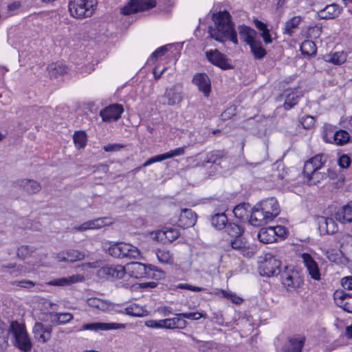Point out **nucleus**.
<instances>
[{
    "instance_id": "nucleus-1",
    "label": "nucleus",
    "mask_w": 352,
    "mask_h": 352,
    "mask_svg": "<svg viewBox=\"0 0 352 352\" xmlns=\"http://www.w3.org/2000/svg\"><path fill=\"white\" fill-rule=\"evenodd\" d=\"M214 26L209 28L210 36L219 42L230 40L235 45L238 44L237 34L234 30L231 15L225 10L212 14Z\"/></svg>"
},
{
    "instance_id": "nucleus-2",
    "label": "nucleus",
    "mask_w": 352,
    "mask_h": 352,
    "mask_svg": "<svg viewBox=\"0 0 352 352\" xmlns=\"http://www.w3.org/2000/svg\"><path fill=\"white\" fill-rule=\"evenodd\" d=\"M280 213L277 200L267 198L256 204L251 209L249 222L254 226H261L273 221Z\"/></svg>"
},
{
    "instance_id": "nucleus-3",
    "label": "nucleus",
    "mask_w": 352,
    "mask_h": 352,
    "mask_svg": "<svg viewBox=\"0 0 352 352\" xmlns=\"http://www.w3.org/2000/svg\"><path fill=\"white\" fill-rule=\"evenodd\" d=\"M129 274L135 278H153L161 279L164 276L162 270L153 265H146L140 262H132L127 265Z\"/></svg>"
},
{
    "instance_id": "nucleus-4",
    "label": "nucleus",
    "mask_w": 352,
    "mask_h": 352,
    "mask_svg": "<svg viewBox=\"0 0 352 352\" xmlns=\"http://www.w3.org/2000/svg\"><path fill=\"white\" fill-rule=\"evenodd\" d=\"M97 5V0H69L68 10L74 18L84 19L93 15Z\"/></svg>"
},
{
    "instance_id": "nucleus-5",
    "label": "nucleus",
    "mask_w": 352,
    "mask_h": 352,
    "mask_svg": "<svg viewBox=\"0 0 352 352\" xmlns=\"http://www.w3.org/2000/svg\"><path fill=\"white\" fill-rule=\"evenodd\" d=\"M9 331L14 338V344L16 347L25 352L31 349L32 344L24 325L17 321L12 322Z\"/></svg>"
},
{
    "instance_id": "nucleus-6",
    "label": "nucleus",
    "mask_w": 352,
    "mask_h": 352,
    "mask_svg": "<svg viewBox=\"0 0 352 352\" xmlns=\"http://www.w3.org/2000/svg\"><path fill=\"white\" fill-rule=\"evenodd\" d=\"M109 255L120 259L138 258L140 256V250L135 246L125 243H115L108 249Z\"/></svg>"
},
{
    "instance_id": "nucleus-7",
    "label": "nucleus",
    "mask_w": 352,
    "mask_h": 352,
    "mask_svg": "<svg viewBox=\"0 0 352 352\" xmlns=\"http://www.w3.org/2000/svg\"><path fill=\"white\" fill-rule=\"evenodd\" d=\"M280 281L288 292L298 291L304 283V280L298 272L293 269H289L287 266L285 267V270L280 274Z\"/></svg>"
},
{
    "instance_id": "nucleus-8",
    "label": "nucleus",
    "mask_w": 352,
    "mask_h": 352,
    "mask_svg": "<svg viewBox=\"0 0 352 352\" xmlns=\"http://www.w3.org/2000/svg\"><path fill=\"white\" fill-rule=\"evenodd\" d=\"M183 100V87L177 83L169 88H166L160 103L163 105L174 106L179 104Z\"/></svg>"
},
{
    "instance_id": "nucleus-9",
    "label": "nucleus",
    "mask_w": 352,
    "mask_h": 352,
    "mask_svg": "<svg viewBox=\"0 0 352 352\" xmlns=\"http://www.w3.org/2000/svg\"><path fill=\"white\" fill-rule=\"evenodd\" d=\"M155 0H131L126 6L122 8L121 13L129 15L132 13L145 11L156 6Z\"/></svg>"
},
{
    "instance_id": "nucleus-10",
    "label": "nucleus",
    "mask_w": 352,
    "mask_h": 352,
    "mask_svg": "<svg viewBox=\"0 0 352 352\" xmlns=\"http://www.w3.org/2000/svg\"><path fill=\"white\" fill-rule=\"evenodd\" d=\"M281 262L274 256L266 258L260 265V274L263 276L270 277L281 274Z\"/></svg>"
},
{
    "instance_id": "nucleus-11",
    "label": "nucleus",
    "mask_w": 352,
    "mask_h": 352,
    "mask_svg": "<svg viewBox=\"0 0 352 352\" xmlns=\"http://www.w3.org/2000/svg\"><path fill=\"white\" fill-rule=\"evenodd\" d=\"M206 56L208 60L214 65H216L223 70L232 69L233 67L230 60L226 56L217 50H210L206 52Z\"/></svg>"
},
{
    "instance_id": "nucleus-12",
    "label": "nucleus",
    "mask_w": 352,
    "mask_h": 352,
    "mask_svg": "<svg viewBox=\"0 0 352 352\" xmlns=\"http://www.w3.org/2000/svg\"><path fill=\"white\" fill-rule=\"evenodd\" d=\"M230 243L233 250L239 251L244 256L250 258L255 253L254 248L242 236L232 239Z\"/></svg>"
},
{
    "instance_id": "nucleus-13",
    "label": "nucleus",
    "mask_w": 352,
    "mask_h": 352,
    "mask_svg": "<svg viewBox=\"0 0 352 352\" xmlns=\"http://www.w3.org/2000/svg\"><path fill=\"white\" fill-rule=\"evenodd\" d=\"M124 111V109L121 104H111L100 112V116L104 122H111L117 121Z\"/></svg>"
},
{
    "instance_id": "nucleus-14",
    "label": "nucleus",
    "mask_w": 352,
    "mask_h": 352,
    "mask_svg": "<svg viewBox=\"0 0 352 352\" xmlns=\"http://www.w3.org/2000/svg\"><path fill=\"white\" fill-rule=\"evenodd\" d=\"M331 129V125L325 126V131L323 134V140L326 142H333L337 145H344L349 142L350 138L349 133L342 129L338 130L333 133V141L329 140L328 135L329 133H333Z\"/></svg>"
},
{
    "instance_id": "nucleus-15",
    "label": "nucleus",
    "mask_w": 352,
    "mask_h": 352,
    "mask_svg": "<svg viewBox=\"0 0 352 352\" xmlns=\"http://www.w3.org/2000/svg\"><path fill=\"white\" fill-rule=\"evenodd\" d=\"M301 258L310 277L314 280H320V269L313 257L308 253H302Z\"/></svg>"
},
{
    "instance_id": "nucleus-16",
    "label": "nucleus",
    "mask_w": 352,
    "mask_h": 352,
    "mask_svg": "<svg viewBox=\"0 0 352 352\" xmlns=\"http://www.w3.org/2000/svg\"><path fill=\"white\" fill-rule=\"evenodd\" d=\"M346 54L344 52H336L333 54H326L323 56L322 58H318L314 62V67L320 66L326 63H331L336 65H340L346 60Z\"/></svg>"
},
{
    "instance_id": "nucleus-17",
    "label": "nucleus",
    "mask_w": 352,
    "mask_h": 352,
    "mask_svg": "<svg viewBox=\"0 0 352 352\" xmlns=\"http://www.w3.org/2000/svg\"><path fill=\"white\" fill-rule=\"evenodd\" d=\"M124 327L125 325L121 323L98 322L84 324L82 326L81 329L98 332L100 331H109L122 329L124 328Z\"/></svg>"
},
{
    "instance_id": "nucleus-18",
    "label": "nucleus",
    "mask_w": 352,
    "mask_h": 352,
    "mask_svg": "<svg viewBox=\"0 0 352 352\" xmlns=\"http://www.w3.org/2000/svg\"><path fill=\"white\" fill-rule=\"evenodd\" d=\"M52 324L44 325L40 322H36L32 329L34 337L43 342H46L51 338Z\"/></svg>"
},
{
    "instance_id": "nucleus-19",
    "label": "nucleus",
    "mask_w": 352,
    "mask_h": 352,
    "mask_svg": "<svg viewBox=\"0 0 352 352\" xmlns=\"http://www.w3.org/2000/svg\"><path fill=\"white\" fill-rule=\"evenodd\" d=\"M197 221V214L191 209L184 208L181 210L178 219V226L184 229L192 227Z\"/></svg>"
},
{
    "instance_id": "nucleus-20",
    "label": "nucleus",
    "mask_w": 352,
    "mask_h": 352,
    "mask_svg": "<svg viewBox=\"0 0 352 352\" xmlns=\"http://www.w3.org/2000/svg\"><path fill=\"white\" fill-rule=\"evenodd\" d=\"M192 82L198 87V89L206 97L209 96L211 90V82L208 76L204 73L195 74L192 78Z\"/></svg>"
},
{
    "instance_id": "nucleus-21",
    "label": "nucleus",
    "mask_w": 352,
    "mask_h": 352,
    "mask_svg": "<svg viewBox=\"0 0 352 352\" xmlns=\"http://www.w3.org/2000/svg\"><path fill=\"white\" fill-rule=\"evenodd\" d=\"M334 299L338 306L348 313H352V296L343 290L334 293Z\"/></svg>"
},
{
    "instance_id": "nucleus-22",
    "label": "nucleus",
    "mask_w": 352,
    "mask_h": 352,
    "mask_svg": "<svg viewBox=\"0 0 352 352\" xmlns=\"http://www.w3.org/2000/svg\"><path fill=\"white\" fill-rule=\"evenodd\" d=\"M305 343V338L296 336L288 339L283 346V352H302Z\"/></svg>"
},
{
    "instance_id": "nucleus-23",
    "label": "nucleus",
    "mask_w": 352,
    "mask_h": 352,
    "mask_svg": "<svg viewBox=\"0 0 352 352\" xmlns=\"http://www.w3.org/2000/svg\"><path fill=\"white\" fill-rule=\"evenodd\" d=\"M318 229L322 234H332L337 232L338 226L335 221L330 217H319L318 218Z\"/></svg>"
},
{
    "instance_id": "nucleus-24",
    "label": "nucleus",
    "mask_w": 352,
    "mask_h": 352,
    "mask_svg": "<svg viewBox=\"0 0 352 352\" xmlns=\"http://www.w3.org/2000/svg\"><path fill=\"white\" fill-rule=\"evenodd\" d=\"M99 274L106 276L107 278L120 279L125 274V268L122 265H106L99 270Z\"/></svg>"
},
{
    "instance_id": "nucleus-25",
    "label": "nucleus",
    "mask_w": 352,
    "mask_h": 352,
    "mask_svg": "<svg viewBox=\"0 0 352 352\" xmlns=\"http://www.w3.org/2000/svg\"><path fill=\"white\" fill-rule=\"evenodd\" d=\"M17 186L29 195L36 194L41 190L39 182L31 179H22L17 182Z\"/></svg>"
},
{
    "instance_id": "nucleus-26",
    "label": "nucleus",
    "mask_w": 352,
    "mask_h": 352,
    "mask_svg": "<svg viewBox=\"0 0 352 352\" xmlns=\"http://www.w3.org/2000/svg\"><path fill=\"white\" fill-rule=\"evenodd\" d=\"M82 280V276L76 274L67 277L55 278L47 282L46 284L51 286L67 287L72 284L81 282Z\"/></svg>"
},
{
    "instance_id": "nucleus-27",
    "label": "nucleus",
    "mask_w": 352,
    "mask_h": 352,
    "mask_svg": "<svg viewBox=\"0 0 352 352\" xmlns=\"http://www.w3.org/2000/svg\"><path fill=\"white\" fill-rule=\"evenodd\" d=\"M335 218L342 223L352 222V201L342 206L335 214Z\"/></svg>"
},
{
    "instance_id": "nucleus-28",
    "label": "nucleus",
    "mask_w": 352,
    "mask_h": 352,
    "mask_svg": "<svg viewBox=\"0 0 352 352\" xmlns=\"http://www.w3.org/2000/svg\"><path fill=\"white\" fill-rule=\"evenodd\" d=\"M340 13L339 6L336 3H333L319 10L316 14V17L319 19H331L337 17Z\"/></svg>"
},
{
    "instance_id": "nucleus-29",
    "label": "nucleus",
    "mask_w": 352,
    "mask_h": 352,
    "mask_svg": "<svg viewBox=\"0 0 352 352\" xmlns=\"http://www.w3.org/2000/svg\"><path fill=\"white\" fill-rule=\"evenodd\" d=\"M238 29L241 39L248 45L259 38L256 31L248 26L239 25Z\"/></svg>"
},
{
    "instance_id": "nucleus-30",
    "label": "nucleus",
    "mask_w": 352,
    "mask_h": 352,
    "mask_svg": "<svg viewBox=\"0 0 352 352\" xmlns=\"http://www.w3.org/2000/svg\"><path fill=\"white\" fill-rule=\"evenodd\" d=\"M341 240V253L349 261L352 262V236L344 235Z\"/></svg>"
},
{
    "instance_id": "nucleus-31",
    "label": "nucleus",
    "mask_w": 352,
    "mask_h": 352,
    "mask_svg": "<svg viewBox=\"0 0 352 352\" xmlns=\"http://www.w3.org/2000/svg\"><path fill=\"white\" fill-rule=\"evenodd\" d=\"M210 223L216 230H221L226 228L228 219L224 212H218L210 216Z\"/></svg>"
},
{
    "instance_id": "nucleus-32",
    "label": "nucleus",
    "mask_w": 352,
    "mask_h": 352,
    "mask_svg": "<svg viewBox=\"0 0 352 352\" xmlns=\"http://www.w3.org/2000/svg\"><path fill=\"white\" fill-rule=\"evenodd\" d=\"M49 316L53 325L64 324L73 319V316L70 313L50 312Z\"/></svg>"
},
{
    "instance_id": "nucleus-33",
    "label": "nucleus",
    "mask_w": 352,
    "mask_h": 352,
    "mask_svg": "<svg viewBox=\"0 0 352 352\" xmlns=\"http://www.w3.org/2000/svg\"><path fill=\"white\" fill-rule=\"evenodd\" d=\"M250 51L256 60L263 59L267 54L266 50L263 47L260 38L254 41L250 45Z\"/></svg>"
},
{
    "instance_id": "nucleus-34",
    "label": "nucleus",
    "mask_w": 352,
    "mask_h": 352,
    "mask_svg": "<svg viewBox=\"0 0 352 352\" xmlns=\"http://www.w3.org/2000/svg\"><path fill=\"white\" fill-rule=\"evenodd\" d=\"M257 237L258 240L263 243H272L276 242V238L274 236V231H272V227L262 228L258 234Z\"/></svg>"
},
{
    "instance_id": "nucleus-35",
    "label": "nucleus",
    "mask_w": 352,
    "mask_h": 352,
    "mask_svg": "<svg viewBox=\"0 0 352 352\" xmlns=\"http://www.w3.org/2000/svg\"><path fill=\"white\" fill-rule=\"evenodd\" d=\"M300 50L302 54L308 58L316 54L317 47L315 43L311 40H305L300 45Z\"/></svg>"
},
{
    "instance_id": "nucleus-36",
    "label": "nucleus",
    "mask_w": 352,
    "mask_h": 352,
    "mask_svg": "<svg viewBox=\"0 0 352 352\" xmlns=\"http://www.w3.org/2000/svg\"><path fill=\"white\" fill-rule=\"evenodd\" d=\"M89 230L100 229L104 226L112 224L113 221L110 217H100L87 221Z\"/></svg>"
},
{
    "instance_id": "nucleus-37",
    "label": "nucleus",
    "mask_w": 352,
    "mask_h": 352,
    "mask_svg": "<svg viewBox=\"0 0 352 352\" xmlns=\"http://www.w3.org/2000/svg\"><path fill=\"white\" fill-rule=\"evenodd\" d=\"M87 305L93 308L105 311L111 307V302L98 298H90L87 299Z\"/></svg>"
},
{
    "instance_id": "nucleus-38",
    "label": "nucleus",
    "mask_w": 352,
    "mask_h": 352,
    "mask_svg": "<svg viewBox=\"0 0 352 352\" xmlns=\"http://www.w3.org/2000/svg\"><path fill=\"white\" fill-rule=\"evenodd\" d=\"M226 153L224 150H215L207 153L205 162L219 165L220 162L226 157Z\"/></svg>"
},
{
    "instance_id": "nucleus-39",
    "label": "nucleus",
    "mask_w": 352,
    "mask_h": 352,
    "mask_svg": "<svg viewBox=\"0 0 352 352\" xmlns=\"http://www.w3.org/2000/svg\"><path fill=\"white\" fill-rule=\"evenodd\" d=\"M124 313L133 317H143L148 315V311L137 304L126 307Z\"/></svg>"
},
{
    "instance_id": "nucleus-40",
    "label": "nucleus",
    "mask_w": 352,
    "mask_h": 352,
    "mask_svg": "<svg viewBox=\"0 0 352 352\" xmlns=\"http://www.w3.org/2000/svg\"><path fill=\"white\" fill-rule=\"evenodd\" d=\"M47 69L51 76L57 78L67 72V67L60 63H53L50 64Z\"/></svg>"
},
{
    "instance_id": "nucleus-41",
    "label": "nucleus",
    "mask_w": 352,
    "mask_h": 352,
    "mask_svg": "<svg viewBox=\"0 0 352 352\" xmlns=\"http://www.w3.org/2000/svg\"><path fill=\"white\" fill-rule=\"evenodd\" d=\"M302 20L300 16H295L285 22L283 34L292 35L295 29H296Z\"/></svg>"
},
{
    "instance_id": "nucleus-42",
    "label": "nucleus",
    "mask_w": 352,
    "mask_h": 352,
    "mask_svg": "<svg viewBox=\"0 0 352 352\" xmlns=\"http://www.w3.org/2000/svg\"><path fill=\"white\" fill-rule=\"evenodd\" d=\"M85 253L76 250H70L65 253V255L60 259L63 261L74 263L85 258Z\"/></svg>"
},
{
    "instance_id": "nucleus-43",
    "label": "nucleus",
    "mask_w": 352,
    "mask_h": 352,
    "mask_svg": "<svg viewBox=\"0 0 352 352\" xmlns=\"http://www.w3.org/2000/svg\"><path fill=\"white\" fill-rule=\"evenodd\" d=\"M73 140L77 148H84L87 141V134L84 131H75L73 135Z\"/></svg>"
},
{
    "instance_id": "nucleus-44",
    "label": "nucleus",
    "mask_w": 352,
    "mask_h": 352,
    "mask_svg": "<svg viewBox=\"0 0 352 352\" xmlns=\"http://www.w3.org/2000/svg\"><path fill=\"white\" fill-rule=\"evenodd\" d=\"M226 232L233 239L242 236L244 232L243 228L240 226L234 223H228L226 225Z\"/></svg>"
},
{
    "instance_id": "nucleus-45",
    "label": "nucleus",
    "mask_w": 352,
    "mask_h": 352,
    "mask_svg": "<svg viewBox=\"0 0 352 352\" xmlns=\"http://www.w3.org/2000/svg\"><path fill=\"white\" fill-rule=\"evenodd\" d=\"M250 206L248 204L243 203L237 205L233 210L234 216L239 219H243L245 217H249L248 212Z\"/></svg>"
},
{
    "instance_id": "nucleus-46",
    "label": "nucleus",
    "mask_w": 352,
    "mask_h": 352,
    "mask_svg": "<svg viewBox=\"0 0 352 352\" xmlns=\"http://www.w3.org/2000/svg\"><path fill=\"white\" fill-rule=\"evenodd\" d=\"M285 100L284 102V108L286 110H289L293 108L298 102L299 96L294 91L289 93H285Z\"/></svg>"
},
{
    "instance_id": "nucleus-47",
    "label": "nucleus",
    "mask_w": 352,
    "mask_h": 352,
    "mask_svg": "<svg viewBox=\"0 0 352 352\" xmlns=\"http://www.w3.org/2000/svg\"><path fill=\"white\" fill-rule=\"evenodd\" d=\"M156 255L158 261L162 263L171 264L174 261L173 254L168 250H158Z\"/></svg>"
},
{
    "instance_id": "nucleus-48",
    "label": "nucleus",
    "mask_w": 352,
    "mask_h": 352,
    "mask_svg": "<svg viewBox=\"0 0 352 352\" xmlns=\"http://www.w3.org/2000/svg\"><path fill=\"white\" fill-rule=\"evenodd\" d=\"M162 233L168 242L174 241L180 236L179 229L175 227H166Z\"/></svg>"
},
{
    "instance_id": "nucleus-49",
    "label": "nucleus",
    "mask_w": 352,
    "mask_h": 352,
    "mask_svg": "<svg viewBox=\"0 0 352 352\" xmlns=\"http://www.w3.org/2000/svg\"><path fill=\"white\" fill-rule=\"evenodd\" d=\"M9 332L3 327V323L0 321V352L3 351L8 346Z\"/></svg>"
},
{
    "instance_id": "nucleus-50",
    "label": "nucleus",
    "mask_w": 352,
    "mask_h": 352,
    "mask_svg": "<svg viewBox=\"0 0 352 352\" xmlns=\"http://www.w3.org/2000/svg\"><path fill=\"white\" fill-rule=\"evenodd\" d=\"M328 155L324 153H320L311 157L309 161L314 164V166L318 170L327 161Z\"/></svg>"
},
{
    "instance_id": "nucleus-51",
    "label": "nucleus",
    "mask_w": 352,
    "mask_h": 352,
    "mask_svg": "<svg viewBox=\"0 0 352 352\" xmlns=\"http://www.w3.org/2000/svg\"><path fill=\"white\" fill-rule=\"evenodd\" d=\"M35 251V248L29 245H21L18 248L17 256L21 259H25L31 256Z\"/></svg>"
},
{
    "instance_id": "nucleus-52",
    "label": "nucleus",
    "mask_w": 352,
    "mask_h": 352,
    "mask_svg": "<svg viewBox=\"0 0 352 352\" xmlns=\"http://www.w3.org/2000/svg\"><path fill=\"white\" fill-rule=\"evenodd\" d=\"M179 315L180 314H175V317L170 318L171 324L173 329H183L187 325V322L183 318V316Z\"/></svg>"
},
{
    "instance_id": "nucleus-53",
    "label": "nucleus",
    "mask_w": 352,
    "mask_h": 352,
    "mask_svg": "<svg viewBox=\"0 0 352 352\" xmlns=\"http://www.w3.org/2000/svg\"><path fill=\"white\" fill-rule=\"evenodd\" d=\"M315 122V118L309 115L305 116L300 120V123L306 129H311L314 126Z\"/></svg>"
},
{
    "instance_id": "nucleus-54",
    "label": "nucleus",
    "mask_w": 352,
    "mask_h": 352,
    "mask_svg": "<svg viewBox=\"0 0 352 352\" xmlns=\"http://www.w3.org/2000/svg\"><path fill=\"white\" fill-rule=\"evenodd\" d=\"M272 231H274V233L276 241H278V240L279 239H283L285 237V236L287 235V230L284 226H272Z\"/></svg>"
},
{
    "instance_id": "nucleus-55",
    "label": "nucleus",
    "mask_w": 352,
    "mask_h": 352,
    "mask_svg": "<svg viewBox=\"0 0 352 352\" xmlns=\"http://www.w3.org/2000/svg\"><path fill=\"white\" fill-rule=\"evenodd\" d=\"M187 146L179 147L173 150H170L168 152L164 153L166 160L170 159L174 157L183 155L185 153V149Z\"/></svg>"
},
{
    "instance_id": "nucleus-56",
    "label": "nucleus",
    "mask_w": 352,
    "mask_h": 352,
    "mask_svg": "<svg viewBox=\"0 0 352 352\" xmlns=\"http://www.w3.org/2000/svg\"><path fill=\"white\" fill-rule=\"evenodd\" d=\"M327 176V174L324 173H320L316 170L309 178H308V182L311 185H316L320 180L323 179Z\"/></svg>"
},
{
    "instance_id": "nucleus-57",
    "label": "nucleus",
    "mask_w": 352,
    "mask_h": 352,
    "mask_svg": "<svg viewBox=\"0 0 352 352\" xmlns=\"http://www.w3.org/2000/svg\"><path fill=\"white\" fill-rule=\"evenodd\" d=\"M316 170H318L314 164L309 161H307L304 165L303 174L307 179L309 178Z\"/></svg>"
},
{
    "instance_id": "nucleus-58",
    "label": "nucleus",
    "mask_w": 352,
    "mask_h": 352,
    "mask_svg": "<svg viewBox=\"0 0 352 352\" xmlns=\"http://www.w3.org/2000/svg\"><path fill=\"white\" fill-rule=\"evenodd\" d=\"M168 51V48L166 45H164L158 47L155 52H153L151 56L150 59L151 61H156L159 57L164 56Z\"/></svg>"
},
{
    "instance_id": "nucleus-59",
    "label": "nucleus",
    "mask_w": 352,
    "mask_h": 352,
    "mask_svg": "<svg viewBox=\"0 0 352 352\" xmlns=\"http://www.w3.org/2000/svg\"><path fill=\"white\" fill-rule=\"evenodd\" d=\"M183 316V318L189 320H196L201 318H205L206 315L199 312H190V313H180V315Z\"/></svg>"
},
{
    "instance_id": "nucleus-60",
    "label": "nucleus",
    "mask_w": 352,
    "mask_h": 352,
    "mask_svg": "<svg viewBox=\"0 0 352 352\" xmlns=\"http://www.w3.org/2000/svg\"><path fill=\"white\" fill-rule=\"evenodd\" d=\"M12 284V285L27 289L32 288L35 285V283L33 281L29 280H14Z\"/></svg>"
},
{
    "instance_id": "nucleus-61",
    "label": "nucleus",
    "mask_w": 352,
    "mask_h": 352,
    "mask_svg": "<svg viewBox=\"0 0 352 352\" xmlns=\"http://www.w3.org/2000/svg\"><path fill=\"white\" fill-rule=\"evenodd\" d=\"M165 160H166V157H165L164 153L157 155L153 156V157L148 159L145 162H144L142 164V166L146 167V166H148L153 163L160 162H162Z\"/></svg>"
},
{
    "instance_id": "nucleus-62",
    "label": "nucleus",
    "mask_w": 352,
    "mask_h": 352,
    "mask_svg": "<svg viewBox=\"0 0 352 352\" xmlns=\"http://www.w3.org/2000/svg\"><path fill=\"white\" fill-rule=\"evenodd\" d=\"M351 158L346 154L342 155L338 159V165L342 168H346L351 164Z\"/></svg>"
},
{
    "instance_id": "nucleus-63",
    "label": "nucleus",
    "mask_w": 352,
    "mask_h": 352,
    "mask_svg": "<svg viewBox=\"0 0 352 352\" xmlns=\"http://www.w3.org/2000/svg\"><path fill=\"white\" fill-rule=\"evenodd\" d=\"M124 145L122 144H109L103 146V150L106 152H116L124 148Z\"/></svg>"
},
{
    "instance_id": "nucleus-64",
    "label": "nucleus",
    "mask_w": 352,
    "mask_h": 352,
    "mask_svg": "<svg viewBox=\"0 0 352 352\" xmlns=\"http://www.w3.org/2000/svg\"><path fill=\"white\" fill-rule=\"evenodd\" d=\"M236 114V107H230L227 108L222 113L221 118L223 120H229L232 116Z\"/></svg>"
}]
</instances>
